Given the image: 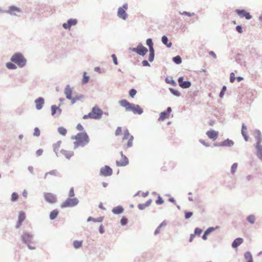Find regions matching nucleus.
<instances>
[{"mask_svg":"<svg viewBox=\"0 0 262 262\" xmlns=\"http://www.w3.org/2000/svg\"><path fill=\"white\" fill-rule=\"evenodd\" d=\"M235 79L236 77H235L234 73H231L230 75V81L232 83L234 82Z\"/></svg>","mask_w":262,"mask_h":262,"instance_id":"62","label":"nucleus"},{"mask_svg":"<svg viewBox=\"0 0 262 262\" xmlns=\"http://www.w3.org/2000/svg\"><path fill=\"white\" fill-rule=\"evenodd\" d=\"M36 110H40L45 103V99L43 97H39L34 101Z\"/></svg>","mask_w":262,"mask_h":262,"instance_id":"20","label":"nucleus"},{"mask_svg":"<svg viewBox=\"0 0 262 262\" xmlns=\"http://www.w3.org/2000/svg\"><path fill=\"white\" fill-rule=\"evenodd\" d=\"M72 139L76 140V141L74 142V149H76L79 146L83 147L90 142L89 137L85 130L77 133L75 136H72Z\"/></svg>","mask_w":262,"mask_h":262,"instance_id":"2","label":"nucleus"},{"mask_svg":"<svg viewBox=\"0 0 262 262\" xmlns=\"http://www.w3.org/2000/svg\"><path fill=\"white\" fill-rule=\"evenodd\" d=\"M180 14L183 15L188 16L189 17H191L195 15L194 13H190L187 11H183L182 13L180 12Z\"/></svg>","mask_w":262,"mask_h":262,"instance_id":"56","label":"nucleus"},{"mask_svg":"<svg viewBox=\"0 0 262 262\" xmlns=\"http://www.w3.org/2000/svg\"><path fill=\"white\" fill-rule=\"evenodd\" d=\"M137 92V90L134 88L131 89L129 90L128 92V95L129 97L131 98H134L135 96L136 95Z\"/></svg>","mask_w":262,"mask_h":262,"instance_id":"46","label":"nucleus"},{"mask_svg":"<svg viewBox=\"0 0 262 262\" xmlns=\"http://www.w3.org/2000/svg\"><path fill=\"white\" fill-rule=\"evenodd\" d=\"M129 50L137 53L138 55L144 56L148 52V49L142 43H139L136 48H129Z\"/></svg>","mask_w":262,"mask_h":262,"instance_id":"6","label":"nucleus"},{"mask_svg":"<svg viewBox=\"0 0 262 262\" xmlns=\"http://www.w3.org/2000/svg\"><path fill=\"white\" fill-rule=\"evenodd\" d=\"M6 67L9 70H15L17 69V66L15 63L12 62H8L6 63Z\"/></svg>","mask_w":262,"mask_h":262,"instance_id":"33","label":"nucleus"},{"mask_svg":"<svg viewBox=\"0 0 262 262\" xmlns=\"http://www.w3.org/2000/svg\"><path fill=\"white\" fill-rule=\"evenodd\" d=\"M256 148V155L257 157L262 161V145L261 146H255Z\"/></svg>","mask_w":262,"mask_h":262,"instance_id":"27","label":"nucleus"},{"mask_svg":"<svg viewBox=\"0 0 262 262\" xmlns=\"http://www.w3.org/2000/svg\"><path fill=\"white\" fill-rule=\"evenodd\" d=\"M128 223V219L124 216H123L120 220V224L122 226H125Z\"/></svg>","mask_w":262,"mask_h":262,"instance_id":"48","label":"nucleus"},{"mask_svg":"<svg viewBox=\"0 0 262 262\" xmlns=\"http://www.w3.org/2000/svg\"><path fill=\"white\" fill-rule=\"evenodd\" d=\"M254 136L255 139L261 138V134L259 129H256L254 132Z\"/></svg>","mask_w":262,"mask_h":262,"instance_id":"51","label":"nucleus"},{"mask_svg":"<svg viewBox=\"0 0 262 262\" xmlns=\"http://www.w3.org/2000/svg\"><path fill=\"white\" fill-rule=\"evenodd\" d=\"M75 193H74V190L73 187H71L69 190V196L70 198H72L74 196Z\"/></svg>","mask_w":262,"mask_h":262,"instance_id":"60","label":"nucleus"},{"mask_svg":"<svg viewBox=\"0 0 262 262\" xmlns=\"http://www.w3.org/2000/svg\"><path fill=\"white\" fill-rule=\"evenodd\" d=\"M165 81L166 83L170 84L174 86L177 85L176 82L172 78L169 79L168 77H166L165 79Z\"/></svg>","mask_w":262,"mask_h":262,"instance_id":"45","label":"nucleus"},{"mask_svg":"<svg viewBox=\"0 0 262 262\" xmlns=\"http://www.w3.org/2000/svg\"><path fill=\"white\" fill-rule=\"evenodd\" d=\"M60 152L68 160H69L74 155L73 151L66 150L64 149H61L60 150Z\"/></svg>","mask_w":262,"mask_h":262,"instance_id":"25","label":"nucleus"},{"mask_svg":"<svg viewBox=\"0 0 262 262\" xmlns=\"http://www.w3.org/2000/svg\"><path fill=\"white\" fill-rule=\"evenodd\" d=\"M172 60L177 64H181L182 62V58L179 55L173 57Z\"/></svg>","mask_w":262,"mask_h":262,"instance_id":"36","label":"nucleus"},{"mask_svg":"<svg viewBox=\"0 0 262 262\" xmlns=\"http://www.w3.org/2000/svg\"><path fill=\"white\" fill-rule=\"evenodd\" d=\"M103 219H104L103 216H100V217H98L97 218H94L92 216H89L87 219V221L88 222L93 221L95 223H96V222L101 223L103 221Z\"/></svg>","mask_w":262,"mask_h":262,"instance_id":"31","label":"nucleus"},{"mask_svg":"<svg viewBox=\"0 0 262 262\" xmlns=\"http://www.w3.org/2000/svg\"><path fill=\"white\" fill-rule=\"evenodd\" d=\"M111 57L113 59L114 64L115 65H118V61L117 57L116 55L115 54H113L111 55Z\"/></svg>","mask_w":262,"mask_h":262,"instance_id":"57","label":"nucleus"},{"mask_svg":"<svg viewBox=\"0 0 262 262\" xmlns=\"http://www.w3.org/2000/svg\"><path fill=\"white\" fill-rule=\"evenodd\" d=\"M237 168V163H233L231 167V172L232 174H234Z\"/></svg>","mask_w":262,"mask_h":262,"instance_id":"54","label":"nucleus"},{"mask_svg":"<svg viewBox=\"0 0 262 262\" xmlns=\"http://www.w3.org/2000/svg\"><path fill=\"white\" fill-rule=\"evenodd\" d=\"M10 61L14 62L20 68H23L27 64V60L20 52L14 53L10 58Z\"/></svg>","mask_w":262,"mask_h":262,"instance_id":"3","label":"nucleus"},{"mask_svg":"<svg viewBox=\"0 0 262 262\" xmlns=\"http://www.w3.org/2000/svg\"><path fill=\"white\" fill-rule=\"evenodd\" d=\"M166 225V222L165 221H163L156 229L154 232L155 235L158 234L160 232V229L164 226Z\"/></svg>","mask_w":262,"mask_h":262,"instance_id":"34","label":"nucleus"},{"mask_svg":"<svg viewBox=\"0 0 262 262\" xmlns=\"http://www.w3.org/2000/svg\"><path fill=\"white\" fill-rule=\"evenodd\" d=\"M119 104L125 108V111L132 112L134 114L141 115L143 109L139 105L130 103L126 99H122L119 101Z\"/></svg>","mask_w":262,"mask_h":262,"instance_id":"1","label":"nucleus"},{"mask_svg":"<svg viewBox=\"0 0 262 262\" xmlns=\"http://www.w3.org/2000/svg\"><path fill=\"white\" fill-rule=\"evenodd\" d=\"M91 113L92 114L93 119L99 120L102 118L103 112L97 105H96L92 107Z\"/></svg>","mask_w":262,"mask_h":262,"instance_id":"11","label":"nucleus"},{"mask_svg":"<svg viewBox=\"0 0 262 262\" xmlns=\"http://www.w3.org/2000/svg\"><path fill=\"white\" fill-rule=\"evenodd\" d=\"M235 12L241 18H245L246 19L249 20L252 17L250 13L245 9H237Z\"/></svg>","mask_w":262,"mask_h":262,"instance_id":"15","label":"nucleus"},{"mask_svg":"<svg viewBox=\"0 0 262 262\" xmlns=\"http://www.w3.org/2000/svg\"><path fill=\"white\" fill-rule=\"evenodd\" d=\"M169 90L170 92L175 96L180 97L181 95V93L178 90L174 88H169Z\"/></svg>","mask_w":262,"mask_h":262,"instance_id":"38","label":"nucleus"},{"mask_svg":"<svg viewBox=\"0 0 262 262\" xmlns=\"http://www.w3.org/2000/svg\"><path fill=\"white\" fill-rule=\"evenodd\" d=\"M247 221L253 224L255 222V217L253 214H250L247 217Z\"/></svg>","mask_w":262,"mask_h":262,"instance_id":"44","label":"nucleus"},{"mask_svg":"<svg viewBox=\"0 0 262 262\" xmlns=\"http://www.w3.org/2000/svg\"><path fill=\"white\" fill-rule=\"evenodd\" d=\"M58 132L59 134L62 136H66L67 133V129L62 126L58 128Z\"/></svg>","mask_w":262,"mask_h":262,"instance_id":"43","label":"nucleus"},{"mask_svg":"<svg viewBox=\"0 0 262 262\" xmlns=\"http://www.w3.org/2000/svg\"><path fill=\"white\" fill-rule=\"evenodd\" d=\"M185 213V219L187 220L190 218L193 215V212L192 211H188L187 210L184 211Z\"/></svg>","mask_w":262,"mask_h":262,"instance_id":"49","label":"nucleus"},{"mask_svg":"<svg viewBox=\"0 0 262 262\" xmlns=\"http://www.w3.org/2000/svg\"><path fill=\"white\" fill-rule=\"evenodd\" d=\"M191 85V81L189 80H186L183 82V83H181L180 87L182 89H188L190 88Z\"/></svg>","mask_w":262,"mask_h":262,"instance_id":"32","label":"nucleus"},{"mask_svg":"<svg viewBox=\"0 0 262 262\" xmlns=\"http://www.w3.org/2000/svg\"><path fill=\"white\" fill-rule=\"evenodd\" d=\"M18 199V194L17 193L14 192H13L11 194V200L12 202H16L17 201Z\"/></svg>","mask_w":262,"mask_h":262,"instance_id":"47","label":"nucleus"},{"mask_svg":"<svg viewBox=\"0 0 262 262\" xmlns=\"http://www.w3.org/2000/svg\"><path fill=\"white\" fill-rule=\"evenodd\" d=\"M79 202L77 198H69L61 204V207L63 208L75 207L78 204Z\"/></svg>","mask_w":262,"mask_h":262,"instance_id":"7","label":"nucleus"},{"mask_svg":"<svg viewBox=\"0 0 262 262\" xmlns=\"http://www.w3.org/2000/svg\"><path fill=\"white\" fill-rule=\"evenodd\" d=\"M162 42L167 48H169L172 46V42H168V38L166 35H163L161 38Z\"/></svg>","mask_w":262,"mask_h":262,"instance_id":"28","label":"nucleus"},{"mask_svg":"<svg viewBox=\"0 0 262 262\" xmlns=\"http://www.w3.org/2000/svg\"><path fill=\"white\" fill-rule=\"evenodd\" d=\"M206 134L209 139H213V129H210L207 131Z\"/></svg>","mask_w":262,"mask_h":262,"instance_id":"58","label":"nucleus"},{"mask_svg":"<svg viewBox=\"0 0 262 262\" xmlns=\"http://www.w3.org/2000/svg\"><path fill=\"white\" fill-rule=\"evenodd\" d=\"M26 213L24 211H21L19 212L18 220L23 222L26 219Z\"/></svg>","mask_w":262,"mask_h":262,"instance_id":"39","label":"nucleus"},{"mask_svg":"<svg viewBox=\"0 0 262 262\" xmlns=\"http://www.w3.org/2000/svg\"><path fill=\"white\" fill-rule=\"evenodd\" d=\"M212 232H213V226L209 227L204 231L202 237V239L206 240L207 239V236Z\"/></svg>","mask_w":262,"mask_h":262,"instance_id":"29","label":"nucleus"},{"mask_svg":"<svg viewBox=\"0 0 262 262\" xmlns=\"http://www.w3.org/2000/svg\"><path fill=\"white\" fill-rule=\"evenodd\" d=\"M152 199H149L145 203L139 204L138 205V207L140 210H143L145 209V208L146 207L149 206L152 203Z\"/></svg>","mask_w":262,"mask_h":262,"instance_id":"26","label":"nucleus"},{"mask_svg":"<svg viewBox=\"0 0 262 262\" xmlns=\"http://www.w3.org/2000/svg\"><path fill=\"white\" fill-rule=\"evenodd\" d=\"M78 20L76 18H70L68 19L66 23L62 24V27L66 30H70L72 26L77 24Z\"/></svg>","mask_w":262,"mask_h":262,"instance_id":"17","label":"nucleus"},{"mask_svg":"<svg viewBox=\"0 0 262 262\" xmlns=\"http://www.w3.org/2000/svg\"><path fill=\"white\" fill-rule=\"evenodd\" d=\"M116 165L117 166H125L129 163V161L126 156H122V159L120 161H116Z\"/></svg>","mask_w":262,"mask_h":262,"instance_id":"21","label":"nucleus"},{"mask_svg":"<svg viewBox=\"0 0 262 262\" xmlns=\"http://www.w3.org/2000/svg\"><path fill=\"white\" fill-rule=\"evenodd\" d=\"M227 90V87L225 85L223 86L222 89L219 94V97L222 98L224 97L225 92Z\"/></svg>","mask_w":262,"mask_h":262,"instance_id":"53","label":"nucleus"},{"mask_svg":"<svg viewBox=\"0 0 262 262\" xmlns=\"http://www.w3.org/2000/svg\"><path fill=\"white\" fill-rule=\"evenodd\" d=\"M33 235L29 232H24L20 236V239L25 245L31 244L33 239Z\"/></svg>","mask_w":262,"mask_h":262,"instance_id":"12","label":"nucleus"},{"mask_svg":"<svg viewBox=\"0 0 262 262\" xmlns=\"http://www.w3.org/2000/svg\"><path fill=\"white\" fill-rule=\"evenodd\" d=\"M128 9L127 3H124L122 7H119L117 11V16L122 20H126L128 17L126 11Z\"/></svg>","mask_w":262,"mask_h":262,"instance_id":"8","label":"nucleus"},{"mask_svg":"<svg viewBox=\"0 0 262 262\" xmlns=\"http://www.w3.org/2000/svg\"><path fill=\"white\" fill-rule=\"evenodd\" d=\"M100 174L104 177L111 176L113 174V170L109 166L105 165L101 168Z\"/></svg>","mask_w":262,"mask_h":262,"instance_id":"18","label":"nucleus"},{"mask_svg":"<svg viewBox=\"0 0 262 262\" xmlns=\"http://www.w3.org/2000/svg\"><path fill=\"white\" fill-rule=\"evenodd\" d=\"M256 143L255 146H261L262 142V137L256 139Z\"/></svg>","mask_w":262,"mask_h":262,"instance_id":"64","label":"nucleus"},{"mask_svg":"<svg viewBox=\"0 0 262 262\" xmlns=\"http://www.w3.org/2000/svg\"><path fill=\"white\" fill-rule=\"evenodd\" d=\"M241 133L244 137L245 141H248L249 139V136L247 135V126L244 123L242 124Z\"/></svg>","mask_w":262,"mask_h":262,"instance_id":"23","label":"nucleus"},{"mask_svg":"<svg viewBox=\"0 0 262 262\" xmlns=\"http://www.w3.org/2000/svg\"><path fill=\"white\" fill-rule=\"evenodd\" d=\"M73 246L75 249H79L82 246V242L75 240L73 242Z\"/></svg>","mask_w":262,"mask_h":262,"instance_id":"41","label":"nucleus"},{"mask_svg":"<svg viewBox=\"0 0 262 262\" xmlns=\"http://www.w3.org/2000/svg\"><path fill=\"white\" fill-rule=\"evenodd\" d=\"M244 239L242 237L235 238L232 242L231 246L233 248H236L243 243Z\"/></svg>","mask_w":262,"mask_h":262,"instance_id":"22","label":"nucleus"},{"mask_svg":"<svg viewBox=\"0 0 262 262\" xmlns=\"http://www.w3.org/2000/svg\"><path fill=\"white\" fill-rule=\"evenodd\" d=\"M171 111V108L170 107H168L165 111L162 112L160 114V116L158 118V120L160 121H164L165 119L169 117Z\"/></svg>","mask_w":262,"mask_h":262,"instance_id":"19","label":"nucleus"},{"mask_svg":"<svg viewBox=\"0 0 262 262\" xmlns=\"http://www.w3.org/2000/svg\"><path fill=\"white\" fill-rule=\"evenodd\" d=\"M40 132L39 129L37 127H35L34 132L33 133V136H35V137H38L40 136Z\"/></svg>","mask_w":262,"mask_h":262,"instance_id":"55","label":"nucleus"},{"mask_svg":"<svg viewBox=\"0 0 262 262\" xmlns=\"http://www.w3.org/2000/svg\"><path fill=\"white\" fill-rule=\"evenodd\" d=\"M61 103H60L58 106L52 105L51 106V115L54 117H59L62 113V110L60 108Z\"/></svg>","mask_w":262,"mask_h":262,"instance_id":"16","label":"nucleus"},{"mask_svg":"<svg viewBox=\"0 0 262 262\" xmlns=\"http://www.w3.org/2000/svg\"><path fill=\"white\" fill-rule=\"evenodd\" d=\"M128 138L127 143L126 144L123 145V148L124 150H127L128 148L132 147L133 145L134 136L130 135L129 130L128 129H126L124 131V136L122 138L123 140H126Z\"/></svg>","mask_w":262,"mask_h":262,"instance_id":"5","label":"nucleus"},{"mask_svg":"<svg viewBox=\"0 0 262 262\" xmlns=\"http://www.w3.org/2000/svg\"><path fill=\"white\" fill-rule=\"evenodd\" d=\"M43 198L46 202L50 204H55L57 202L56 195L51 192H43Z\"/></svg>","mask_w":262,"mask_h":262,"instance_id":"13","label":"nucleus"},{"mask_svg":"<svg viewBox=\"0 0 262 262\" xmlns=\"http://www.w3.org/2000/svg\"><path fill=\"white\" fill-rule=\"evenodd\" d=\"M235 30L239 33H242L243 32V27L241 25L236 26L235 27Z\"/></svg>","mask_w":262,"mask_h":262,"instance_id":"59","label":"nucleus"},{"mask_svg":"<svg viewBox=\"0 0 262 262\" xmlns=\"http://www.w3.org/2000/svg\"><path fill=\"white\" fill-rule=\"evenodd\" d=\"M244 258L247 261L253 260L252 255L250 251H247L244 253Z\"/></svg>","mask_w":262,"mask_h":262,"instance_id":"37","label":"nucleus"},{"mask_svg":"<svg viewBox=\"0 0 262 262\" xmlns=\"http://www.w3.org/2000/svg\"><path fill=\"white\" fill-rule=\"evenodd\" d=\"M146 45L149 48V56L148 60L151 62L154 60L155 59V50L154 48V43L152 39L150 38H147L146 40Z\"/></svg>","mask_w":262,"mask_h":262,"instance_id":"9","label":"nucleus"},{"mask_svg":"<svg viewBox=\"0 0 262 262\" xmlns=\"http://www.w3.org/2000/svg\"><path fill=\"white\" fill-rule=\"evenodd\" d=\"M0 12L8 13L12 16H19L16 13H21L22 11L21 9L16 6L11 5L8 7V9L6 10H3L0 9Z\"/></svg>","mask_w":262,"mask_h":262,"instance_id":"10","label":"nucleus"},{"mask_svg":"<svg viewBox=\"0 0 262 262\" xmlns=\"http://www.w3.org/2000/svg\"><path fill=\"white\" fill-rule=\"evenodd\" d=\"M51 175L54 176H57L59 174V172L57 170H52L45 173L44 179H46L48 175Z\"/></svg>","mask_w":262,"mask_h":262,"instance_id":"35","label":"nucleus"},{"mask_svg":"<svg viewBox=\"0 0 262 262\" xmlns=\"http://www.w3.org/2000/svg\"><path fill=\"white\" fill-rule=\"evenodd\" d=\"M58 214H59V211L57 209L52 210L50 213V215H49L50 219L51 220H55L57 217Z\"/></svg>","mask_w":262,"mask_h":262,"instance_id":"30","label":"nucleus"},{"mask_svg":"<svg viewBox=\"0 0 262 262\" xmlns=\"http://www.w3.org/2000/svg\"><path fill=\"white\" fill-rule=\"evenodd\" d=\"M234 145V142L229 139H227L221 142H214V146L215 147H232Z\"/></svg>","mask_w":262,"mask_h":262,"instance_id":"14","label":"nucleus"},{"mask_svg":"<svg viewBox=\"0 0 262 262\" xmlns=\"http://www.w3.org/2000/svg\"><path fill=\"white\" fill-rule=\"evenodd\" d=\"M122 132V128L121 127H118L115 131V135L118 136L121 134Z\"/></svg>","mask_w":262,"mask_h":262,"instance_id":"61","label":"nucleus"},{"mask_svg":"<svg viewBox=\"0 0 262 262\" xmlns=\"http://www.w3.org/2000/svg\"><path fill=\"white\" fill-rule=\"evenodd\" d=\"M86 73L85 72H84L83 75V78H82V81H81V83L82 84H86V83L88 82V81L90 80V76H86Z\"/></svg>","mask_w":262,"mask_h":262,"instance_id":"42","label":"nucleus"},{"mask_svg":"<svg viewBox=\"0 0 262 262\" xmlns=\"http://www.w3.org/2000/svg\"><path fill=\"white\" fill-rule=\"evenodd\" d=\"M61 143V141H58V142H57V143L56 144H54V145H53L54 151L55 152L56 156L57 157L58 156L57 151L59 150V148L60 147Z\"/></svg>","mask_w":262,"mask_h":262,"instance_id":"40","label":"nucleus"},{"mask_svg":"<svg viewBox=\"0 0 262 262\" xmlns=\"http://www.w3.org/2000/svg\"><path fill=\"white\" fill-rule=\"evenodd\" d=\"M164 202L163 198L160 195H158L157 199L156 201V204L157 205H162L164 203Z\"/></svg>","mask_w":262,"mask_h":262,"instance_id":"52","label":"nucleus"},{"mask_svg":"<svg viewBox=\"0 0 262 262\" xmlns=\"http://www.w3.org/2000/svg\"><path fill=\"white\" fill-rule=\"evenodd\" d=\"M72 89L70 88L69 84L67 85L64 89V94L66 95V98L69 100H71V104H74L76 101H81L84 99L85 97L82 94L77 95L76 96L72 97Z\"/></svg>","mask_w":262,"mask_h":262,"instance_id":"4","label":"nucleus"},{"mask_svg":"<svg viewBox=\"0 0 262 262\" xmlns=\"http://www.w3.org/2000/svg\"><path fill=\"white\" fill-rule=\"evenodd\" d=\"M82 118L83 119H89V118L93 119V116H92V114L91 113V112H90L87 115H83Z\"/></svg>","mask_w":262,"mask_h":262,"instance_id":"63","label":"nucleus"},{"mask_svg":"<svg viewBox=\"0 0 262 262\" xmlns=\"http://www.w3.org/2000/svg\"><path fill=\"white\" fill-rule=\"evenodd\" d=\"M112 211L115 214H120L123 212L124 208L122 206L119 205L114 207Z\"/></svg>","mask_w":262,"mask_h":262,"instance_id":"24","label":"nucleus"},{"mask_svg":"<svg viewBox=\"0 0 262 262\" xmlns=\"http://www.w3.org/2000/svg\"><path fill=\"white\" fill-rule=\"evenodd\" d=\"M202 232H203L202 229L200 228L199 227H196L194 229V234H195V236L196 235L200 236Z\"/></svg>","mask_w":262,"mask_h":262,"instance_id":"50","label":"nucleus"}]
</instances>
